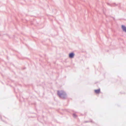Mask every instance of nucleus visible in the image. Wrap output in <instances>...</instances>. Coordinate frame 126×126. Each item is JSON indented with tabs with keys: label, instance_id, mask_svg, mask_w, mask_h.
<instances>
[{
	"label": "nucleus",
	"instance_id": "obj_2",
	"mask_svg": "<svg viewBox=\"0 0 126 126\" xmlns=\"http://www.w3.org/2000/svg\"><path fill=\"white\" fill-rule=\"evenodd\" d=\"M94 91L95 93L96 94H98L100 92V89H99L97 90H95Z\"/></svg>",
	"mask_w": 126,
	"mask_h": 126
},
{
	"label": "nucleus",
	"instance_id": "obj_3",
	"mask_svg": "<svg viewBox=\"0 0 126 126\" xmlns=\"http://www.w3.org/2000/svg\"><path fill=\"white\" fill-rule=\"evenodd\" d=\"M74 55V54L73 53H71L69 54V56L70 58H72L73 57Z\"/></svg>",
	"mask_w": 126,
	"mask_h": 126
},
{
	"label": "nucleus",
	"instance_id": "obj_1",
	"mask_svg": "<svg viewBox=\"0 0 126 126\" xmlns=\"http://www.w3.org/2000/svg\"><path fill=\"white\" fill-rule=\"evenodd\" d=\"M58 94L60 97L63 98L66 96V94L63 91H58Z\"/></svg>",
	"mask_w": 126,
	"mask_h": 126
},
{
	"label": "nucleus",
	"instance_id": "obj_4",
	"mask_svg": "<svg viewBox=\"0 0 126 126\" xmlns=\"http://www.w3.org/2000/svg\"><path fill=\"white\" fill-rule=\"evenodd\" d=\"M122 28L123 30L125 32H126V27H125V26L123 25L122 26Z\"/></svg>",
	"mask_w": 126,
	"mask_h": 126
},
{
	"label": "nucleus",
	"instance_id": "obj_5",
	"mask_svg": "<svg viewBox=\"0 0 126 126\" xmlns=\"http://www.w3.org/2000/svg\"><path fill=\"white\" fill-rule=\"evenodd\" d=\"M73 116L75 117V116H76L75 114H73Z\"/></svg>",
	"mask_w": 126,
	"mask_h": 126
}]
</instances>
